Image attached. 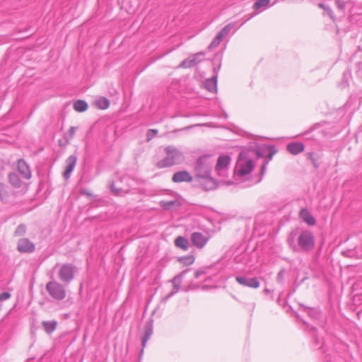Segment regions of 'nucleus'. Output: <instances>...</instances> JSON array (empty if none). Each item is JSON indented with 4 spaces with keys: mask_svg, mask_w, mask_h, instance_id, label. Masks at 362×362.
<instances>
[{
    "mask_svg": "<svg viewBox=\"0 0 362 362\" xmlns=\"http://www.w3.org/2000/svg\"><path fill=\"white\" fill-rule=\"evenodd\" d=\"M178 261L184 265L192 264L194 262V257L193 255H187L178 258Z\"/></svg>",
    "mask_w": 362,
    "mask_h": 362,
    "instance_id": "obj_31",
    "label": "nucleus"
},
{
    "mask_svg": "<svg viewBox=\"0 0 362 362\" xmlns=\"http://www.w3.org/2000/svg\"><path fill=\"white\" fill-rule=\"evenodd\" d=\"M221 42H219L218 41H217V40L214 37V40H212V42L210 43V45H209V49H211L214 47H216L217 46L219 45Z\"/></svg>",
    "mask_w": 362,
    "mask_h": 362,
    "instance_id": "obj_44",
    "label": "nucleus"
},
{
    "mask_svg": "<svg viewBox=\"0 0 362 362\" xmlns=\"http://www.w3.org/2000/svg\"><path fill=\"white\" fill-rule=\"evenodd\" d=\"M189 271V269H185L182 271L180 274L175 276L173 279V283L174 284V291H172L168 296H167L170 297L172 296L175 293H176L179 289V284L181 283L182 279L183 278L184 275Z\"/></svg>",
    "mask_w": 362,
    "mask_h": 362,
    "instance_id": "obj_20",
    "label": "nucleus"
},
{
    "mask_svg": "<svg viewBox=\"0 0 362 362\" xmlns=\"http://www.w3.org/2000/svg\"><path fill=\"white\" fill-rule=\"evenodd\" d=\"M308 158L311 161L312 164L313 165L314 168L315 169H317L320 166V164L318 163V158L316 156V154L314 152H310L308 153Z\"/></svg>",
    "mask_w": 362,
    "mask_h": 362,
    "instance_id": "obj_33",
    "label": "nucleus"
},
{
    "mask_svg": "<svg viewBox=\"0 0 362 362\" xmlns=\"http://www.w3.org/2000/svg\"><path fill=\"white\" fill-rule=\"evenodd\" d=\"M301 321L305 325V329L307 330L308 332H310L313 335L315 344H319L320 339L317 337V334H316L317 333L316 327L310 325V324H308L306 321H305L303 319H301Z\"/></svg>",
    "mask_w": 362,
    "mask_h": 362,
    "instance_id": "obj_23",
    "label": "nucleus"
},
{
    "mask_svg": "<svg viewBox=\"0 0 362 362\" xmlns=\"http://www.w3.org/2000/svg\"><path fill=\"white\" fill-rule=\"evenodd\" d=\"M80 193H81V194H84V195H86V196H88V197H92V196H93V194H92L90 192H88V191H87L86 189H81V192H80Z\"/></svg>",
    "mask_w": 362,
    "mask_h": 362,
    "instance_id": "obj_49",
    "label": "nucleus"
},
{
    "mask_svg": "<svg viewBox=\"0 0 362 362\" xmlns=\"http://www.w3.org/2000/svg\"><path fill=\"white\" fill-rule=\"evenodd\" d=\"M298 249L305 252H309L315 247V237L309 230L302 231L297 238Z\"/></svg>",
    "mask_w": 362,
    "mask_h": 362,
    "instance_id": "obj_3",
    "label": "nucleus"
},
{
    "mask_svg": "<svg viewBox=\"0 0 362 362\" xmlns=\"http://www.w3.org/2000/svg\"><path fill=\"white\" fill-rule=\"evenodd\" d=\"M159 204L165 210H170L173 206L179 207L180 206V202L177 199L171 201H160Z\"/></svg>",
    "mask_w": 362,
    "mask_h": 362,
    "instance_id": "obj_24",
    "label": "nucleus"
},
{
    "mask_svg": "<svg viewBox=\"0 0 362 362\" xmlns=\"http://www.w3.org/2000/svg\"><path fill=\"white\" fill-rule=\"evenodd\" d=\"M257 155L258 157H264V153H262L261 151H258L257 152Z\"/></svg>",
    "mask_w": 362,
    "mask_h": 362,
    "instance_id": "obj_51",
    "label": "nucleus"
},
{
    "mask_svg": "<svg viewBox=\"0 0 362 362\" xmlns=\"http://www.w3.org/2000/svg\"><path fill=\"white\" fill-rule=\"evenodd\" d=\"M158 134L157 129H148L146 134L147 140H151L153 137H154Z\"/></svg>",
    "mask_w": 362,
    "mask_h": 362,
    "instance_id": "obj_41",
    "label": "nucleus"
},
{
    "mask_svg": "<svg viewBox=\"0 0 362 362\" xmlns=\"http://www.w3.org/2000/svg\"><path fill=\"white\" fill-rule=\"evenodd\" d=\"M95 105L98 108L101 110H105L109 107L110 101L105 97H100L96 100Z\"/></svg>",
    "mask_w": 362,
    "mask_h": 362,
    "instance_id": "obj_26",
    "label": "nucleus"
},
{
    "mask_svg": "<svg viewBox=\"0 0 362 362\" xmlns=\"http://www.w3.org/2000/svg\"><path fill=\"white\" fill-rule=\"evenodd\" d=\"M110 189L112 192V193L114 194L115 196H121L122 193L127 194L129 192V189L123 192L122 188H117L115 186L114 182H112L110 184Z\"/></svg>",
    "mask_w": 362,
    "mask_h": 362,
    "instance_id": "obj_29",
    "label": "nucleus"
},
{
    "mask_svg": "<svg viewBox=\"0 0 362 362\" xmlns=\"http://www.w3.org/2000/svg\"><path fill=\"white\" fill-rule=\"evenodd\" d=\"M230 157L228 155L219 156L215 167L216 170L220 172L222 170L226 169L230 164Z\"/></svg>",
    "mask_w": 362,
    "mask_h": 362,
    "instance_id": "obj_16",
    "label": "nucleus"
},
{
    "mask_svg": "<svg viewBox=\"0 0 362 362\" xmlns=\"http://www.w3.org/2000/svg\"><path fill=\"white\" fill-rule=\"evenodd\" d=\"M300 215L303 221L308 225L313 226L315 224L316 221L315 218L309 213L306 209H303L300 212Z\"/></svg>",
    "mask_w": 362,
    "mask_h": 362,
    "instance_id": "obj_21",
    "label": "nucleus"
},
{
    "mask_svg": "<svg viewBox=\"0 0 362 362\" xmlns=\"http://www.w3.org/2000/svg\"><path fill=\"white\" fill-rule=\"evenodd\" d=\"M27 226L24 223H21L14 231V236H23L25 234Z\"/></svg>",
    "mask_w": 362,
    "mask_h": 362,
    "instance_id": "obj_32",
    "label": "nucleus"
},
{
    "mask_svg": "<svg viewBox=\"0 0 362 362\" xmlns=\"http://www.w3.org/2000/svg\"><path fill=\"white\" fill-rule=\"evenodd\" d=\"M45 289L54 300H62L66 298V292L64 286L56 281H50L46 284Z\"/></svg>",
    "mask_w": 362,
    "mask_h": 362,
    "instance_id": "obj_4",
    "label": "nucleus"
},
{
    "mask_svg": "<svg viewBox=\"0 0 362 362\" xmlns=\"http://www.w3.org/2000/svg\"><path fill=\"white\" fill-rule=\"evenodd\" d=\"M8 181L9 184L14 188H21L23 185V182L20 179L19 175L15 172L8 173Z\"/></svg>",
    "mask_w": 362,
    "mask_h": 362,
    "instance_id": "obj_17",
    "label": "nucleus"
},
{
    "mask_svg": "<svg viewBox=\"0 0 362 362\" xmlns=\"http://www.w3.org/2000/svg\"><path fill=\"white\" fill-rule=\"evenodd\" d=\"M8 198V192L6 185L0 182V199L3 202H6Z\"/></svg>",
    "mask_w": 362,
    "mask_h": 362,
    "instance_id": "obj_27",
    "label": "nucleus"
},
{
    "mask_svg": "<svg viewBox=\"0 0 362 362\" xmlns=\"http://www.w3.org/2000/svg\"><path fill=\"white\" fill-rule=\"evenodd\" d=\"M269 153L266 156L265 160H268V163L269 160H271L274 156V155L277 152V150L274 146H269Z\"/></svg>",
    "mask_w": 362,
    "mask_h": 362,
    "instance_id": "obj_34",
    "label": "nucleus"
},
{
    "mask_svg": "<svg viewBox=\"0 0 362 362\" xmlns=\"http://www.w3.org/2000/svg\"><path fill=\"white\" fill-rule=\"evenodd\" d=\"M285 274H286L285 269H281L279 272V273L277 274V276H276L277 283L281 284L284 283Z\"/></svg>",
    "mask_w": 362,
    "mask_h": 362,
    "instance_id": "obj_36",
    "label": "nucleus"
},
{
    "mask_svg": "<svg viewBox=\"0 0 362 362\" xmlns=\"http://www.w3.org/2000/svg\"><path fill=\"white\" fill-rule=\"evenodd\" d=\"M11 293L9 292L5 291L0 293V302L6 300L11 298Z\"/></svg>",
    "mask_w": 362,
    "mask_h": 362,
    "instance_id": "obj_42",
    "label": "nucleus"
},
{
    "mask_svg": "<svg viewBox=\"0 0 362 362\" xmlns=\"http://www.w3.org/2000/svg\"><path fill=\"white\" fill-rule=\"evenodd\" d=\"M65 139H66V141H65L64 143H63V141L62 140L59 141V145L60 146H65L66 145H67L69 143V139H66L65 138Z\"/></svg>",
    "mask_w": 362,
    "mask_h": 362,
    "instance_id": "obj_50",
    "label": "nucleus"
},
{
    "mask_svg": "<svg viewBox=\"0 0 362 362\" xmlns=\"http://www.w3.org/2000/svg\"><path fill=\"white\" fill-rule=\"evenodd\" d=\"M299 305L303 308V311L307 312L308 315L310 317L317 318L319 317L320 313L317 310L305 307L301 303H300Z\"/></svg>",
    "mask_w": 362,
    "mask_h": 362,
    "instance_id": "obj_28",
    "label": "nucleus"
},
{
    "mask_svg": "<svg viewBox=\"0 0 362 362\" xmlns=\"http://www.w3.org/2000/svg\"><path fill=\"white\" fill-rule=\"evenodd\" d=\"M225 37L223 36V35L221 33V32H218V34L216 35L215 38L217 40V41H218L219 42H221L223 39Z\"/></svg>",
    "mask_w": 362,
    "mask_h": 362,
    "instance_id": "obj_46",
    "label": "nucleus"
},
{
    "mask_svg": "<svg viewBox=\"0 0 362 362\" xmlns=\"http://www.w3.org/2000/svg\"><path fill=\"white\" fill-rule=\"evenodd\" d=\"M233 26V24L229 23V24L226 25V26H224L220 30V32L223 35L224 37H226L230 33V31L232 29Z\"/></svg>",
    "mask_w": 362,
    "mask_h": 362,
    "instance_id": "obj_39",
    "label": "nucleus"
},
{
    "mask_svg": "<svg viewBox=\"0 0 362 362\" xmlns=\"http://www.w3.org/2000/svg\"><path fill=\"white\" fill-rule=\"evenodd\" d=\"M236 281L242 286L256 288L259 286V281L257 277L249 278L245 276H237Z\"/></svg>",
    "mask_w": 362,
    "mask_h": 362,
    "instance_id": "obj_10",
    "label": "nucleus"
},
{
    "mask_svg": "<svg viewBox=\"0 0 362 362\" xmlns=\"http://www.w3.org/2000/svg\"><path fill=\"white\" fill-rule=\"evenodd\" d=\"M264 292H265V293H269V292H270V291H269L268 288H265V289H264Z\"/></svg>",
    "mask_w": 362,
    "mask_h": 362,
    "instance_id": "obj_52",
    "label": "nucleus"
},
{
    "mask_svg": "<svg viewBox=\"0 0 362 362\" xmlns=\"http://www.w3.org/2000/svg\"><path fill=\"white\" fill-rule=\"evenodd\" d=\"M206 273V269H198L195 272V274H194V276L197 279L199 278L201 275L202 274H204Z\"/></svg>",
    "mask_w": 362,
    "mask_h": 362,
    "instance_id": "obj_45",
    "label": "nucleus"
},
{
    "mask_svg": "<svg viewBox=\"0 0 362 362\" xmlns=\"http://www.w3.org/2000/svg\"><path fill=\"white\" fill-rule=\"evenodd\" d=\"M335 4L339 10L344 11L346 8V2L345 0H335Z\"/></svg>",
    "mask_w": 362,
    "mask_h": 362,
    "instance_id": "obj_38",
    "label": "nucleus"
},
{
    "mask_svg": "<svg viewBox=\"0 0 362 362\" xmlns=\"http://www.w3.org/2000/svg\"><path fill=\"white\" fill-rule=\"evenodd\" d=\"M213 161L211 156L204 155L199 157L195 164L196 177L202 180L203 188L208 191L217 187V182L211 176Z\"/></svg>",
    "mask_w": 362,
    "mask_h": 362,
    "instance_id": "obj_1",
    "label": "nucleus"
},
{
    "mask_svg": "<svg viewBox=\"0 0 362 362\" xmlns=\"http://www.w3.org/2000/svg\"><path fill=\"white\" fill-rule=\"evenodd\" d=\"M286 149L291 154L297 155L304 151L305 146L301 142H291L287 144Z\"/></svg>",
    "mask_w": 362,
    "mask_h": 362,
    "instance_id": "obj_15",
    "label": "nucleus"
},
{
    "mask_svg": "<svg viewBox=\"0 0 362 362\" xmlns=\"http://www.w3.org/2000/svg\"><path fill=\"white\" fill-rule=\"evenodd\" d=\"M77 268L71 263L63 264L58 270V278L64 284H69L74 279Z\"/></svg>",
    "mask_w": 362,
    "mask_h": 362,
    "instance_id": "obj_5",
    "label": "nucleus"
},
{
    "mask_svg": "<svg viewBox=\"0 0 362 362\" xmlns=\"http://www.w3.org/2000/svg\"><path fill=\"white\" fill-rule=\"evenodd\" d=\"M317 6L320 8L323 9L333 21H335V16L329 6L324 4L323 3H319Z\"/></svg>",
    "mask_w": 362,
    "mask_h": 362,
    "instance_id": "obj_30",
    "label": "nucleus"
},
{
    "mask_svg": "<svg viewBox=\"0 0 362 362\" xmlns=\"http://www.w3.org/2000/svg\"><path fill=\"white\" fill-rule=\"evenodd\" d=\"M297 235L298 231L296 230H291L287 238V243L293 252H298V245L296 244Z\"/></svg>",
    "mask_w": 362,
    "mask_h": 362,
    "instance_id": "obj_18",
    "label": "nucleus"
},
{
    "mask_svg": "<svg viewBox=\"0 0 362 362\" xmlns=\"http://www.w3.org/2000/svg\"><path fill=\"white\" fill-rule=\"evenodd\" d=\"M144 333L153 334V320H149L144 326Z\"/></svg>",
    "mask_w": 362,
    "mask_h": 362,
    "instance_id": "obj_35",
    "label": "nucleus"
},
{
    "mask_svg": "<svg viewBox=\"0 0 362 362\" xmlns=\"http://www.w3.org/2000/svg\"><path fill=\"white\" fill-rule=\"evenodd\" d=\"M175 245L185 251H187L189 247V243L187 238L183 236H178L175 240Z\"/></svg>",
    "mask_w": 362,
    "mask_h": 362,
    "instance_id": "obj_19",
    "label": "nucleus"
},
{
    "mask_svg": "<svg viewBox=\"0 0 362 362\" xmlns=\"http://www.w3.org/2000/svg\"><path fill=\"white\" fill-rule=\"evenodd\" d=\"M17 250L21 253H31L35 251V246L28 238H23L18 241Z\"/></svg>",
    "mask_w": 362,
    "mask_h": 362,
    "instance_id": "obj_8",
    "label": "nucleus"
},
{
    "mask_svg": "<svg viewBox=\"0 0 362 362\" xmlns=\"http://www.w3.org/2000/svg\"><path fill=\"white\" fill-rule=\"evenodd\" d=\"M193 180V177L189 174L187 170L177 171L173 175L172 181L173 182H190Z\"/></svg>",
    "mask_w": 362,
    "mask_h": 362,
    "instance_id": "obj_13",
    "label": "nucleus"
},
{
    "mask_svg": "<svg viewBox=\"0 0 362 362\" xmlns=\"http://www.w3.org/2000/svg\"><path fill=\"white\" fill-rule=\"evenodd\" d=\"M166 156L156 163L158 168H169L180 163L183 158L182 153L175 146H169L165 148Z\"/></svg>",
    "mask_w": 362,
    "mask_h": 362,
    "instance_id": "obj_2",
    "label": "nucleus"
},
{
    "mask_svg": "<svg viewBox=\"0 0 362 362\" xmlns=\"http://www.w3.org/2000/svg\"><path fill=\"white\" fill-rule=\"evenodd\" d=\"M244 153L242 152L239 154V160L243 159ZM254 169V163L251 159L247 160L245 163H242L238 160L235 172L240 176H245L252 171Z\"/></svg>",
    "mask_w": 362,
    "mask_h": 362,
    "instance_id": "obj_6",
    "label": "nucleus"
},
{
    "mask_svg": "<svg viewBox=\"0 0 362 362\" xmlns=\"http://www.w3.org/2000/svg\"><path fill=\"white\" fill-rule=\"evenodd\" d=\"M88 107V103L83 100H78L74 103V109L78 112L86 111Z\"/></svg>",
    "mask_w": 362,
    "mask_h": 362,
    "instance_id": "obj_25",
    "label": "nucleus"
},
{
    "mask_svg": "<svg viewBox=\"0 0 362 362\" xmlns=\"http://www.w3.org/2000/svg\"><path fill=\"white\" fill-rule=\"evenodd\" d=\"M17 168L23 178L28 180L31 177L30 168L23 159H19L18 160Z\"/></svg>",
    "mask_w": 362,
    "mask_h": 362,
    "instance_id": "obj_14",
    "label": "nucleus"
},
{
    "mask_svg": "<svg viewBox=\"0 0 362 362\" xmlns=\"http://www.w3.org/2000/svg\"><path fill=\"white\" fill-rule=\"evenodd\" d=\"M270 0H257L255 4L254 8L255 9L259 8L262 6H267L269 3Z\"/></svg>",
    "mask_w": 362,
    "mask_h": 362,
    "instance_id": "obj_37",
    "label": "nucleus"
},
{
    "mask_svg": "<svg viewBox=\"0 0 362 362\" xmlns=\"http://www.w3.org/2000/svg\"><path fill=\"white\" fill-rule=\"evenodd\" d=\"M76 155H71L66 160V168L63 173V177L65 180H69L72 171L74 170L77 162Z\"/></svg>",
    "mask_w": 362,
    "mask_h": 362,
    "instance_id": "obj_11",
    "label": "nucleus"
},
{
    "mask_svg": "<svg viewBox=\"0 0 362 362\" xmlns=\"http://www.w3.org/2000/svg\"><path fill=\"white\" fill-rule=\"evenodd\" d=\"M268 164V160H264V163L262 164V169H261V175L262 176L264 174L266 171V166Z\"/></svg>",
    "mask_w": 362,
    "mask_h": 362,
    "instance_id": "obj_48",
    "label": "nucleus"
},
{
    "mask_svg": "<svg viewBox=\"0 0 362 362\" xmlns=\"http://www.w3.org/2000/svg\"><path fill=\"white\" fill-rule=\"evenodd\" d=\"M151 335L152 334H150L148 333H144V335L143 336L142 339H141L142 349L141 351V353H143L144 348L145 347L147 341L150 339Z\"/></svg>",
    "mask_w": 362,
    "mask_h": 362,
    "instance_id": "obj_40",
    "label": "nucleus"
},
{
    "mask_svg": "<svg viewBox=\"0 0 362 362\" xmlns=\"http://www.w3.org/2000/svg\"><path fill=\"white\" fill-rule=\"evenodd\" d=\"M204 56V52H200L189 56L188 58L183 60L179 65V67L187 69L195 66L202 61L201 57Z\"/></svg>",
    "mask_w": 362,
    "mask_h": 362,
    "instance_id": "obj_7",
    "label": "nucleus"
},
{
    "mask_svg": "<svg viewBox=\"0 0 362 362\" xmlns=\"http://www.w3.org/2000/svg\"><path fill=\"white\" fill-rule=\"evenodd\" d=\"M76 129V127H71L70 129H69V136H66V139H69V140L71 139L75 134Z\"/></svg>",
    "mask_w": 362,
    "mask_h": 362,
    "instance_id": "obj_43",
    "label": "nucleus"
},
{
    "mask_svg": "<svg viewBox=\"0 0 362 362\" xmlns=\"http://www.w3.org/2000/svg\"><path fill=\"white\" fill-rule=\"evenodd\" d=\"M221 63H219L217 67L214 66L213 71L214 75L211 78L206 79L204 83V87L209 91L213 92L216 90L217 88V78H218V71L221 68Z\"/></svg>",
    "mask_w": 362,
    "mask_h": 362,
    "instance_id": "obj_9",
    "label": "nucleus"
},
{
    "mask_svg": "<svg viewBox=\"0 0 362 362\" xmlns=\"http://www.w3.org/2000/svg\"><path fill=\"white\" fill-rule=\"evenodd\" d=\"M225 37L223 36V35L221 33V32H218V34L216 35L215 38L217 40V41H218L219 42H221L223 39Z\"/></svg>",
    "mask_w": 362,
    "mask_h": 362,
    "instance_id": "obj_47",
    "label": "nucleus"
},
{
    "mask_svg": "<svg viewBox=\"0 0 362 362\" xmlns=\"http://www.w3.org/2000/svg\"><path fill=\"white\" fill-rule=\"evenodd\" d=\"M57 322L56 320L42 321V326L47 334L52 333L57 328Z\"/></svg>",
    "mask_w": 362,
    "mask_h": 362,
    "instance_id": "obj_22",
    "label": "nucleus"
},
{
    "mask_svg": "<svg viewBox=\"0 0 362 362\" xmlns=\"http://www.w3.org/2000/svg\"><path fill=\"white\" fill-rule=\"evenodd\" d=\"M192 243L197 248H202L207 243L208 238L200 232H194L190 238Z\"/></svg>",
    "mask_w": 362,
    "mask_h": 362,
    "instance_id": "obj_12",
    "label": "nucleus"
}]
</instances>
